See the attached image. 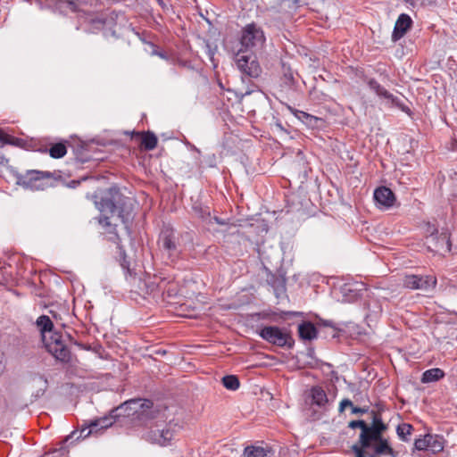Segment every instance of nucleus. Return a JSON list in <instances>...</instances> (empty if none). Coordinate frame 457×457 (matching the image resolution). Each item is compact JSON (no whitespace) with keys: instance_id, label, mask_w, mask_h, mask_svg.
I'll list each match as a JSON object with an SVG mask.
<instances>
[{"instance_id":"9d476101","label":"nucleus","mask_w":457,"mask_h":457,"mask_svg":"<svg viewBox=\"0 0 457 457\" xmlns=\"http://www.w3.org/2000/svg\"><path fill=\"white\" fill-rule=\"evenodd\" d=\"M265 34L254 22L246 24L241 30L240 43L248 51L250 48L262 47L265 43Z\"/></svg>"},{"instance_id":"2f4dec72","label":"nucleus","mask_w":457,"mask_h":457,"mask_svg":"<svg viewBox=\"0 0 457 457\" xmlns=\"http://www.w3.org/2000/svg\"><path fill=\"white\" fill-rule=\"evenodd\" d=\"M204 53L207 55L212 67L215 69L218 66V60L215 59V54L218 51V46L215 43L205 41L204 42Z\"/></svg>"},{"instance_id":"09e8293b","label":"nucleus","mask_w":457,"mask_h":457,"mask_svg":"<svg viewBox=\"0 0 457 457\" xmlns=\"http://www.w3.org/2000/svg\"><path fill=\"white\" fill-rule=\"evenodd\" d=\"M4 370V353L0 350V375Z\"/></svg>"},{"instance_id":"a19ab883","label":"nucleus","mask_w":457,"mask_h":457,"mask_svg":"<svg viewBox=\"0 0 457 457\" xmlns=\"http://www.w3.org/2000/svg\"><path fill=\"white\" fill-rule=\"evenodd\" d=\"M67 451L64 447H61L60 449H54L51 452L46 453L41 457H62Z\"/></svg>"},{"instance_id":"6e6552de","label":"nucleus","mask_w":457,"mask_h":457,"mask_svg":"<svg viewBox=\"0 0 457 457\" xmlns=\"http://www.w3.org/2000/svg\"><path fill=\"white\" fill-rule=\"evenodd\" d=\"M153 403L150 400L131 399L124 402L116 408L111 410L112 416L117 420L120 417H129L137 415V418L144 416L145 407L150 409Z\"/></svg>"},{"instance_id":"a18cd8bd","label":"nucleus","mask_w":457,"mask_h":457,"mask_svg":"<svg viewBox=\"0 0 457 457\" xmlns=\"http://www.w3.org/2000/svg\"><path fill=\"white\" fill-rule=\"evenodd\" d=\"M11 135L6 134L1 128H0V142L3 145H6V141H9Z\"/></svg>"},{"instance_id":"c756f323","label":"nucleus","mask_w":457,"mask_h":457,"mask_svg":"<svg viewBox=\"0 0 457 457\" xmlns=\"http://www.w3.org/2000/svg\"><path fill=\"white\" fill-rule=\"evenodd\" d=\"M159 283L163 284V287H160V292L166 295L168 297H174L179 294L178 285L171 281H167L165 278H159Z\"/></svg>"},{"instance_id":"de8ad7c7","label":"nucleus","mask_w":457,"mask_h":457,"mask_svg":"<svg viewBox=\"0 0 457 457\" xmlns=\"http://www.w3.org/2000/svg\"><path fill=\"white\" fill-rule=\"evenodd\" d=\"M87 430H89V428L87 427V423L85 422V424L82 425L79 436L77 437V439H79L80 437L85 438L84 436L87 432Z\"/></svg>"},{"instance_id":"20e7f679","label":"nucleus","mask_w":457,"mask_h":457,"mask_svg":"<svg viewBox=\"0 0 457 457\" xmlns=\"http://www.w3.org/2000/svg\"><path fill=\"white\" fill-rule=\"evenodd\" d=\"M61 179L60 171H41L37 170H27L24 174L17 176V184L30 190H44L52 186L48 179Z\"/></svg>"},{"instance_id":"79ce46f5","label":"nucleus","mask_w":457,"mask_h":457,"mask_svg":"<svg viewBox=\"0 0 457 457\" xmlns=\"http://www.w3.org/2000/svg\"><path fill=\"white\" fill-rule=\"evenodd\" d=\"M353 406L354 405L351 400L346 399V398L343 399L339 403L338 411L343 412L346 407H351V410H352Z\"/></svg>"},{"instance_id":"7c9ffc66","label":"nucleus","mask_w":457,"mask_h":457,"mask_svg":"<svg viewBox=\"0 0 457 457\" xmlns=\"http://www.w3.org/2000/svg\"><path fill=\"white\" fill-rule=\"evenodd\" d=\"M32 380H38L42 384V386L35 393L32 394V397L35 400H37L40 397H42L45 395L46 391L47 390L48 380L45 375L40 373H34L32 375Z\"/></svg>"},{"instance_id":"2eb2a0df","label":"nucleus","mask_w":457,"mask_h":457,"mask_svg":"<svg viewBox=\"0 0 457 457\" xmlns=\"http://www.w3.org/2000/svg\"><path fill=\"white\" fill-rule=\"evenodd\" d=\"M370 414L372 422L369 424V430L371 442H373L384 436V433L388 429V425L383 421L378 411H371Z\"/></svg>"},{"instance_id":"f704fd0d","label":"nucleus","mask_w":457,"mask_h":457,"mask_svg":"<svg viewBox=\"0 0 457 457\" xmlns=\"http://www.w3.org/2000/svg\"><path fill=\"white\" fill-rule=\"evenodd\" d=\"M222 385L227 389L235 391L239 388L240 382L236 375H226L222 378Z\"/></svg>"},{"instance_id":"e2e57ef3","label":"nucleus","mask_w":457,"mask_h":457,"mask_svg":"<svg viewBox=\"0 0 457 457\" xmlns=\"http://www.w3.org/2000/svg\"><path fill=\"white\" fill-rule=\"evenodd\" d=\"M419 457H426V456H423V455L420 454Z\"/></svg>"},{"instance_id":"603ef678","label":"nucleus","mask_w":457,"mask_h":457,"mask_svg":"<svg viewBox=\"0 0 457 457\" xmlns=\"http://www.w3.org/2000/svg\"><path fill=\"white\" fill-rule=\"evenodd\" d=\"M154 54L159 55L162 59H167L168 58L167 54L165 53H163V52L155 51Z\"/></svg>"},{"instance_id":"8fccbe9b","label":"nucleus","mask_w":457,"mask_h":457,"mask_svg":"<svg viewBox=\"0 0 457 457\" xmlns=\"http://www.w3.org/2000/svg\"><path fill=\"white\" fill-rule=\"evenodd\" d=\"M378 82L375 79H369L367 80V84H368L369 87H370L371 90H373V89H374V87L377 86V84H378Z\"/></svg>"},{"instance_id":"58836bf2","label":"nucleus","mask_w":457,"mask_h":457,"mask_svg":"<svg viewBox=\"0 0 457 457\" xmlns=\"http://www.w3.org/2000/svg\"><path fill=\"white\" fill-rule=\"evenodd\" d=\"M26 144H27V142L25 139L20 138V137H15L13 136H11L9 141H6V145H14V146H18V147H21V148H24Z\"/></svg>"},{"instance_id":"c9c22d12","label":"nucleus","mask_w":457,"mask_h":457,"mask_svg":"<svg viewBox=\"0 0 457 457\" xmlns=\"http://www.w3.org/2000/svg\"><path fill=\"white\" fill-rule=\"evenodd\" d=\"M116 421L115 418L112 416L110 412L108 416H104L99 419L92 420L93 426H100L101 429H106L111 427Z\"/></svg>"},{"instance_id":"dca6fc26","label":"nucleus","mask_w":457,"mask_h":457,"mask_svg":"<svg viewBox=\"0 0 457 457\" xmlns=\"http://www.w3.org/2000/svg\"><path fill=\"white\" fill-rule=\"evenodd\" d=\"M46 5L53 9L54 12L66 14L67 11L78 12L80 4L79 0H45Z\"/></svg>"},{"instance_id":"a211bd4d","label":"nucleus","mask_w":457,"mask_h":457,"mask_svg":"<svg viewBox=\"0 0 457 457\" xmlns=\"http://www.w3.org/2000/svg\"><path fill=\"white\" fill-rule=\"evenodd\" d=\"M131 135L132 138L136 137L140 139V147L145 151L154 150L157 146L158 138L155 134L150 130L133 131Z\"/></svg>"},{"instance_id":"4c0bfd02","label":"nucleus","mask_w":457,"mask_h":457,"mask_svg":"<svg viewBox=\"0 0 457 457\" xmlns=\"http://www.w3.org/2000/svg\"><path fill=\"white\" fill-rule=\"evenodd\" d=\"M428 434L425 435L423 437L418 438L414 442V449L417 451H423L428 452Z\"/></svg>"},{"instance_id":"72a5a7b5","label":"nucleus","mask_w":457,"mask_h":457,"mask_svg":"<svg viewBox=\"0 0 457 457\" xmlns=\"http://www.w3.org/2000/svg\"><path fill=\"white\" fill-rule=\"evenodd\" d=\"M317 326L319 328H328L330 329V332L326 335L325 337H330L331 338H337L339 337V333L341 332V329L337 328L335 324L331 320H325L322 319H319L317 321Z\"/></svg>"},{"instance_id":"9b49d317","label":"nucleus","mask_w":457,"mask_h":457,"mask_svg":"<svg viewBox=\"0 0 457 457\" xmlns=\"http://www.w3.org/2000/svg\"><path fill=\"white\" fill-rule=\"evenodd\" d=\"M174 434L175 430L171 424L160 425L156 423L150 426L149 430L144 434L143 437L152 444L165 446L174 438Z\"/></svg>"},{"instance_id":"f257e3e1","label":"nucleus","mask_w":457,"mask_h":457,"mask_svg":"<svg viewBox=\"0 0 457 457\" xmlns=\"http://www.w3.org/2000/svg\"><path fill=\"white\" fill-rule=\"evenodd\" d=\"M95 197V204L101 212L98 218V222L106 228L108 233L113 234V240L120 241V237L116 232V225H112L109 220L110 215L118 214L125 227L128 228V223L131 220L132 204L131 198L125 196L121 194L117 186L109 187L104 194L98 197Z\"/></svg>"},{"instance_id":"6e6d98bb","label":"nucleus","mask_w":457,"mask_h":457,"mask_svg":"<svg viewBox=\"0 0 457 457\" xmlns=\"http://www.w3.org/2000/svg\"><path fill=\"white\" fill-rule=\"evenodd\" d=\"M157 2V4L162 8V9H165L166 8V4L164 3L163 0H155Z\"/></svg>"},{"instance_id":"bf43d9fd","label":"nucleus","mask_w":457,"mask_h":457,"mask_svg":"<svg viewBox=\"0 0 457 457\" xmlns=\"http://www.w3.org/2000/svg\"><path fill=\"white\" fill-rule=\"evenodd\" d=\"M435 232H437V230H436V228H434L433 230L431 231V237H433ZM432 238L434 239V237H432Z\"/></svg>"},{"instance_id":"5fc2aeb1","label":"nucleus","mask_w":457,"mask_h":457,"mask_svg":"<svg viewBox=\"0 0 457 457\" xmlns=\"http://www.w3.org/2000/svg\"><path fill=\"white\" fill-rule=\"evenodd\" d=\"M80 181L79 180H72L71 181L70 183V187H76L78 185H79Z\"/></svg>"},{"instance_id":"39448f33","label":"nucleus","mask_w":457,"mask_h":457,"mask_svg":"<svg viewBox=\"0 0 457 457\" xmlns=\"http://www.w3.org/2000/svg\"><path fill=\"white\" fill-rule=\"evenodd\" d=\"M158 245L160 249L167 253L171 262L179 259L182 253L179 243V235L170 226H164L162 228L158 239Z\"/></svg>"},{"instance_id":"f03ea898","label":"nucleus","mask_w":457,"mask_h":457,"mask_svg":"<svg viewBox=\"0 0 457 457\" xmlns=\"http://www.w3.org/2000/svg\"><path fill=\"white\" fill-rule=\"evenodd\" d=\"M43 344L46 351L51 353L56 361L62 363H69L71 359V353L62 340V335L54 330V323L47 315H41L36 320Z\"/></svg>"},{"instance_id":"052dcab7","label":"nucleus","mask_w":457,"mask_h":457,"mask_svg":"<svg viewBox=\"0 0 457 457\" xmlns=\"http://www.w3.org/2000/svg\"><path fill=\"white\" fill-rule=\"evenodd\" d=\"M406 2H411V0H405ZM429 4L436 2V0H428Z\"/></svg>"},{"instance_id":"0eeeda50","label":"nucleus","mask_w":457,"mask_h":457,"mask_svg":"<svg viewBox=\"0 0 457 457\" xmlns=\"http://www.w3.org/2000/svg\"><path fill=\"white\" fill-rule=\"evenodd\" d=\"M234 60L243 75L252 79H257L261 76L262 70L253 53L239 49L235 54Z\"/></svg>"},{"instance_id":"a878e982","label":"nucleus","mask_w":457,"mask_h":457,"mask_svg":"<svg viewBox=\"0 0 457 457\" xmlns=\"http://www.w3.org/2000/svg\"><path fill=\"white\" fill-rule=\"evenodd\" d=\"M282 76L280 78L281 87H284L288 89H293L297 81L294 77V72L289 66H287L285 63L282 64Z\"/></svg>"},{"instance_id":"f3484780","label":"nucleus","mask_w":457,"mask_h":457,"mask_svg":"<svg viewBox=\"0 0 457 457\" xmlns=\"http://www.w3.org/2000/svg\"><path fill=\"white\" fill-rule=\"evenodd\" d=\"M287 110L298 120H300L302 122H303L307 127L311 129H318L320 128L324 120L321 118L316 117L314 115H312L308 112H305L303 111L297 110L288 104L286 105Z\"/></svg>"},{"instance_id":"c03bdc74","label":"nucleus","mask_w":457,"mask_h":457,"mask_svg":"<svg viewBox=\"0 0 457 457\" xmlns=\"http://www.w3.org/2000/svg\"><path fill=\"white\" fill-rule=\"evenodd\" d=\"M353 414H364L369 411V407H357L353 406L351 410Z\"/></svg>"},{"instance_id":"4be33fe9","label":"nucleus","mask_w":457,"mask_h":457,"mask_svg":"<svg viewBox=\"0 0 457 457\" xmlns=\"http://www.w3.org/2000/svg\"><path fill=\"white\" fill-rule=\"evenodd\" d=\"M192 210L198 218L207 224H212V216L209 206L204 205L201 202L195 201Z\"/></svg>"},{"instance_id":"473e14b6","label":"nucleus","mask_w":457,"mask_h":457,"mask_svg":"<svg viewBox=\"0 0 457 457\" xmlns=\"http://www.w3.org/2000/svg\"><path fill=\"white\" fill-rule=\"evenodd\" d=\"M106 20L100 17L92 18L88 21V27L86 31L88 33H96L104 29Z\"/></svg>"},{"instance_id":"cd10ccee","label":"nucleus","mask_w":457,"mask_h":457,"mask_svg":"<svg viewBox=\"0 0 457 457\" xmlns=\"http://www.w3.org/2000/svg\"><path fill=\"white\" fill-rule=\"evenodd\" d=\"M43 152H48L52 158L60 159L67 154V147L64 143L59 142L51 144L50 147L46 148Z\"/></svg>"},{"instance_id":"412c9836","label":"nucleus","mask_w":457,"mask_h":457,"mask_svg":"<svg viewBox=\"0 0 457 457\" xmlns=\"http://www.w3.org/2000/svg\"><path fill=\"white\" fill-rule=\"evenodd\" d=\"M266 281L273 288L277 296L286 291L287 279L284 275L270 273L267 276Z\"/></svg>"},{"instance_id":"393cba45","label":"nucleus","mask_w":457,"mask_h":457,"mask_svg":"<svg viewBox=\"0 0 457 457\" xmlns=\"http://www.w3.org/2000/svg\"><path fill=\"white\" fill-rule=\"evenodd\" d=\"M272 451L269 447L248 445L245 448L242 457H271Z\"/></svg>"},{"instance_id":"ea45409f","label":"nucleus","mask_w":457,"mask_h":457,"mask_svg":"<svg viewBox=\"0 0 457 457\" xmlns=\"http://www.w3.org/2000/svg\"><path fill=\"white\" fill-rule=\"evenodd\" d=\"M437 242L441 245H446L448 251H451L452 242L447 233H441L440 236L436 237Z\"/></svg>"},{"instance_id":"37998d69","label":"nucleus","mask_w":457,"mask_h":457,"mask_svg":"<svg viewBox=\"0 0 457 457\" xmlns=\"http://www.w3.org/2000/svg\"><path fill=\"white\" fill-rule=\"evenodd\" d=\"M87 427L89 428V430H87V432L85 434L84 437H87L91 434L97 433L98 431L102 430L100 428V426H93L92 420H90L89 422H87Z\"/></svg>"},{"instance_id":"7ed1b4c3","label":"nucleus","mask_w":457,"mask_h":457,"mask_svg":"<svg viewBox=\"0 0 457 457\" xmlns=\"http://www.w3.org/2000/svg\"><path fill=\"white\" fill-rule=\"evenodd\" d=\"M120 262L124 270L126 278L130 282V293L146 298L148 296H155L160 293V287H163V284L159 283V278L147 277L141 278L137 277L134 269L131 268V262L128 260L125 252L120 247Z\"/></svg>"},{"instance_id":"13d9d810","label":"nucleus","mask_w":457,"mask_h":457,"mask_svg":"<svg viewBox=\"0 0 457 457\" xmlns=\"http://www.w3.org/2000/svg\"><path fill=\"white\" fill-rule=\"evenodd\" d=\"M4 162H7L6 158L4 155H0V164H4Z\"/></svg>"},{"instance_id":"1a4fd4ad","label":"nucleus","mask_w":457,"mask_h":457,"mask_svg":"<svg viewBox=\"0 0 457 457\" xmlns=\"http://www.w3.org/2000/svg\"><path fill=\"white\" fill-rule=\"evenodd\" d=\"M348 428L352 429L361 428L358 441L351 446L353 457H365L366 449H370L371 439L370 436L369 424L363 420H351Z\"/></svg>"},{"instance_id":"ddd939ff","label":"nucleus","mask_w":457,"mask_h":457,"mask_svg":"<svg viewBox=\"0 0 457 457\" xmlns=\"http://www.w3.org/2000/svg\"><path fill=\"white\" fill-rule=\"evenodd\" d=\"M384 454L396 457V453L391 447L388 439L383 436L371 443L370 449H366L365 457H380Z\"/></svg>"},{"instance_id":"c85d7f7f","label":"nucleus","mask_w":457,"mask_h":457,"mask_svg":"<svg viewBox=\"0 0 457 457\" xmlns=\"http://www.w3.org/2000/svg\"><path fill=\"white\" fill-rule=\"evenodd\" d=\"M373 91L381 97H384L387 100H390L393 104H396L397 106L401 107L403 111H410L408 107L402 106L398 104V99L395 97L393 94H391L389 91H387L385 87H383L379 83L377 84V86L374 87Z\"/></svg>"},{"instance_id":"4d7b16f0","label":"nucleus","mask_w":457,"mask_h":457,"mask_svg":"<svg viewBox=\"0 0 457 457\" xmlns=\"http://www.w3.org/2000/svg\"><path fill=\"white\" fill-rule=\"evenodd\" d=\"M4 267H0V283L2 282V280H4Z\"/></svg>"},{"instance_id":"e433bc0d","label":"nucleus","mask_w":457,"mask_h":457,"mask_svg":"<svg viewBox=\"0 0 457 457\" xmlns=\"http://www.w3.org/2000/svg\"><path fill=\"white\" fill-rule=\"evenodd\" d=\"M413 430V427L408 423H402L397 426L396 433L398 436L404 442H407L409 439L407 436L411 435Z\"/></svg>"},{"instance_id":"6ab92c4d","label":"nucleus","mask_w":457,"mask_h":457,"mask_svg":"<svg viewBox=\"0 0 457 457\" xmlns=\"http://www.w3.org/2000/svg\"><path fill=\"white\" fill-rule=\"evenodd\" d=\"M374 199L378 204L388 208L394 205L395 196L390 188L379 187L374 191Z\"/></svg>"},{"instance_id":"3c124183","label":"nucleus","mask_w":457,"mask_h":457,"mask_svg":"<svg viewBox=\"0 0 457 457\" xmlns=\"http://www.w3.org/2000/svg\"><path fill=\"white\" fill-rule=\"evenodd\" d=\"M215 222L220 225H224L225 221L218 218L217 216H212V223Z\"/></svg>"},{"instance_id":"bb28decb","label":"nucleus","mask_w":457,"mask_h":457,"mask_svg":"<svg viewBox=\"0 0 457 457\" xmlns=\"http://www.w3.org/2000/svg\"><path fill=\"white\" fill-rule=\"evenodd\" d=\"M445 377V372L439 368H433L423 372L421 377L422 383H430L438 381Z\"/></svg>"},{"instance_id":"680f3d73","label":"nucleus","mask_w":457,"mask_h":457,"mask_svg":"<svg viewBox=\"0 0 457 457\" xmlns=\"http://www.w3.org/2000/svg\"><path fill=\"white\" fill-rule=\"evenodd\" d=\"M74 434H76V431H72V433H71V436H72Z\"/></svg>"},{"instance_id":"f8f14e48","label":"nucleus","mask_w":457,"mask_h":457,"mask_svg":"<svg viewBox=\"0 0 457 457\" xmlns=\"http://www.w3.org/2000/svg\"><path fill=\"white\" fill-rule=\"evenodd\" d=\"M404 287L412 290L428 291L436 286V278L430 275H405L403 280Z\"/></svg>"},{"instance_id":"49530a36","label":"nucleus","mask_w":457,"mask_h":457,"mask_svg":"<svg viewBox=\"0 0 457 457\" xmlns=\"http://www.w3.org/2000/svg\"><path fill=\"white\" fill-rule=\"evenodd\" d=\"M302 314V312H283L281 318L301 316Z\"/></svg>"},{"instance_id":"423d86ee","label":"nucleus","mask_w":457,"mask_h":457,"mask_svg":"<svg viewBox=\"0 0 457 457\" xmlns=\"http://www.w3.org/2000/svg\"><path fill=\"white\" fill-rule=\"evenodd\" d=\"M259 336L266 342L278 346L292 349L295 340L291 333L287 328H281L277 326H265L258 332Z\"/></svg>"},{"instance_id":"b1692460","label":"nucleus","mask_w":457,"mask_h":457,"mask_svg":"<svg viewBox=\"0 0 457 457\" xmlns=\"http://www.w3.org/2000/svg\"><path fill=\"white\" fill-rule=\"evenodd\" d=\"M428 453L436 454L444 450L445 440L442 436L428 434Z\"/></svg>"},{"instance_id":"5701e85b","label":"nucleus","mask_w":457,"mask_h":457,"mask_svg":"<svg viewBox=\"0 0 457 457\" xmlns=\"http://www.w3.org/2000/svg\"><path fill=\"white\" fill-rule=\"evenodd\" d=\"M310 396L312 398V403L320 408L325 407L328 403V395L321 386H312L311 389Z\"/></svg>"},{"instance_id":"aec40b11","label":"nucleus","mask_w":457,"mask_h":457,"mask_svg":"<svg viewBox=\"0 0 457 457\" xmlns=\"http://www.w3.org/2000/svg\"><path fill=\"white\" fill-rule=\"evenodd\" d=\"M319 329L320 328H317L311 321H303L298 326V335L301 339L311 341L317 337Z\"/></svg>"},{"instance_id":"864d4df0","label":"nucleus","mask_w":457,"mask_h":457,"mask_svg":"<svg viewBox=\"0 0 457 457\" xmlns=\"http://www.w3.org/2000/svg\"><path fill=\"white\" fill-rule=\"evenodd\" d=\"M88 160H89L88 158H79V157L76 158L77 162L81 163V164L88 162Z\"/></svg>"},{"instance_id":"4468645a","label":"nucleus","mask_w":457,"mask_h":457,"mask_svg":"<svg viewBox=\"0 0 457 457\" xmlns=\"http://www.w3.org/2000/svg\"><path fill=\"white\" fill-rule=\"evenodd\" d=\"M413 21L410 15L401 13L395 24L391 39L394 43L403 38L406 33L411 29Z\"/></svg>"}]
</instances>
